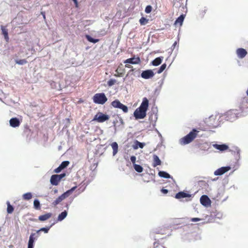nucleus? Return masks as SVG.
<instances>
[{"mask_svg":"<svg viewBox=\"0 0 248 248\" xmlns=\"http://www.w3.org/2000/svg\"><path fill=\"white\" fill-rule=\"evenodd\" d=\"M161 191L162 193L166 194L168 193V190L167 189H165V188H162L161 190Z\"/></svg>","mask_w":248,"mask_h":248,"instance_id":"obj_46","label":"nucleus"},{"mask_svg":"<svg viewBox=\"0 0 248 248\" xmlns=\"http://www.w3.org/2000/svg\"><path fill=\"white\" fill-rule=\"evenodd\" d=\"M28 248H31V247H28Z\"/></svg>","mask_w":248,"mask_h":248,"instance_id":"obj_58","label":"nucleus"},{"mask_svg":"<svg viewBox=\"0 0 248 248\" xmlns=\"http://www.w3.org/2000/svg\"><path fill=\"white\" fill-rule=\"evenodd\" d=\"M176 1H177V0H173V1L174 2H176Z\"/></svg>","mask_w":248,"mask_h":248,"instance_id":"obj_57","label":"nucleus"},{"mask_svg":"<svg viewBox=\"0 0 248 248\" xmlns=\"http://www.w3.org/2000/svg\"><path fill=\"white\" fill-rule=\"evenodd\" d=\"M236 54L238 58L242 59L247 54V51L243 48H239L236 50Z\"/></svg>","mask_w":248,"mask_h":248,"instance_id":"obj_12","label":"nucleus"},{"mask_svg":"<svg viewBox=\"0 0 248 248\" xmlns=\"http://www.w3.org/2000/svg\"><path fill=\"white\" fill-rule=\"evenodd\" d=\"M111 146L113 150V155L114 156L116 155L118 151V145L116 142H113L111 144Z\"/></svg>","mask_w":248,"mask_h":248,"instance_id":"obj_25","label":"nucleus"},{"mask_svg":"<svg viewBox=\"0 0 248 248\" xmlns=\"http://www.w3.org/2000/svg\"><path fill=\"white\" fill-rule=\"evenodd\" d=\"M57 176H58L59 179L61 180L63 178H64L66 176V174L65 173H62L60 174H56Z\"/></svg>","mask_w":248,"mask_h":248,"instance_id":"obj_43","label":"nucleus"},{"mask_svg":"<svg viewBox=\"0 0 248 248\" xmlns=\"http://www.w3.org/2000/svg\"><path fill=\"white\" fill-rule=\"evenodd\" d=\"M185 17V15H184V14L181 15L176 19V20H175V21L174 22V24L175 25H177V24H179L180 25V26H182Z\"/></svg>","mask_w":248,"mask_h":248,"instance_id":"obj_19","label":"nucleus"},{"mask_svg":"<svg viewBox=\"0 0 248 248\" xmlns=\"http://www.w3.org/2000/svg\"><path fill=\"white\" fill-rule=\"evenodd\" d=\"M176 1H177V0H173V1L174 2H176Z\"/></svg>","mask_w":248,"mask_h":248,"instance_id":"obj_56","label":"nucleus"},{"mask_svg":"<svg viewBox=\"0 0 248 248\" xmlns=\"http://www.w3.org/2000/svg\"><path fill=\"white\" fill-rule=\"evenodd\" d=\"M65 198H64V197L63 196L62 194L61 196H59L56 200H55L52 204L55 206L57 204H58L60 202H61L62 201H63V200H64Z\"/></svg>","mask_w":248,"mask_h":248,"instance_id":"obj_28","label":"nucleus"},{"mask_svg":"<svg viewBox=\"0 0 248 248\" xmlns=\"http://www.w3.org/2000/svg\"><path fill=\"white\" fill-rule=\"evenodd\" d=\"M163 59V57H159L154 59L151 63L153 65L157 66L161 63Z\"/></svg>","mask_w":248,"mask_h":248,"instance_id":"obj_20","label":"nucleus"},{"mask_svg":"<svg viewBox=\"0 0 248 248\" xmlns=\"http://www.w3.org/2000/svg\"><path fill=\"white\" fill-rule=\"evenodd\" d=\"M116 82V80L114 79H110L108 81V84L109 86L113 85Z\"/></svg>","mask_w":248,"mask_h":248,"instance_id":"obj_39","label":"nucleus"},{"mask_svg":"<svg viewBox=\"0 0 248 248\" xmlns=\"http://www.w3.org/2000/svg\"><path fill=\"white\" fill-rule=\"evenodd\" d=\"M152 10V7L151 5H147L145 9V12L147 14L151 13Z\"/></svg>","mask_w":248,"mask_h":248,"instance_id":"obj_38","label":"nucleus"},{"mask_svg":"<svg viewBox=\"0 0 248 248\" xmlns=\"http://www.w3.org/2000/svg\"><path fill=\"white\" fill-rule=\"evenodd\" d=\"M111 105L115 108L122 109L124 113L128 112V108L126 106L122 104L119 100L116 99L111 102Z\"/></svg>","mask_w":248,"mask_h":248,"instance_id":"obj_5","label":"nucleus"},{"mask_svg":"<svg viewBox=\"0 0 248 248\" xmlns=\"http://www.w3.org/2000/svg\"><path fill=\"white\" fill-rule=\"evenodd\" d=\"M41 15L43 16L44 18V19H45V18H46V16H45V12H41Z\"/></svg>","mask_w":248,"mask_h":248,"instance_id":"obj_49","label":"nucleus"},{"mask_svg":"<svg viewBox=\"0 0 248 248\" xmlns=\"http://www.w3.org/2000/svg\"><path fill=\"white\" fill-rule=\"evenodd\" d=\"M201 219L198 217H193L191 219V221L192 222H196L201 220Z\"/></svg>","mask_w":248,"mask_h":248,"instance_id":"obj_44","label":"nucleus"},{"mask_svg":"<svg viewBox=\"0 0 248 248\" xmlns=\"http://www.w3.org/2000/svg\"><path fill=\"white\" fill-rule=\"evenodd\" d=\"M77 188V186H74L73 187H72L70 189H69V191L71 193H72L75 190V189Z\"/></svg>","mask_w":248,"mask_h":248,"instance_id":"obj_47","label":"nucleus"},{"mask_svg":"<svg viewBox=\"0 0 248 248\" xmlns=\"http://www.w3.org/2000/svg\"><path fill=\"white\" fill-rule=\"evenodd\" d=\"M213 147L215 149L223 152L227 150L229 148V146L228 145L226 144H213Z\"/></svg>","mask_w":248,"mask_h":248,"instance_id":"obj_11","label":"nucleus"},{"mask_svg":"<svg viewBox=\"0 0 248 248\" xmlns=\"http://www.w3.org/2000/svg\"><path fill=\"white\" fill-rule=\"evenodd\" d=\"M134 169L138 172H141L143 171V168L140 165L134 164L133 165Z\"/></svg>","mask_w":248,"mask_h":248,"instance_id":"obj_30","label":"nucleus"},{"mask_svg":"<svg viewBox=\"0 0 248 248\" xmlns=\"http://www.w3.org/2000/svg\"><path fill=\"white\" fill-rule=\"evenodd\" d=\"M159 177L161 178H172L171 175L169 174L168 172L165 171H162L160 170L158 172V173Z\"/></svg>","mask_w":248,"mask_h":248,"instance_id":"obj_22","label":"nucleus"},{"mask_svg":"<svg viewBox=\"0 0 248 248\" xmlns=\"http://www.w3.org/2000/svg\"><path fill=\"white\" fill-rule=\"evenodd\" d=\"M57 191H58V190H57V189H55V190H54V192H55V193H57Z\"/></svg>","mask_w":248,"mask_h":248,"instance_id":"obj_55","label":"nucleus"},{"mask_svg":"<svg viewBox=\"0 0 248 248\" xmlns=\"http://www.w3.org/2000/svg\"><path fill=\"white\" fill-rule=\"evenodd\" d=\"M200 202L204 206L208 207L211 206V201L206 195H202L200 198Z\"/></svg>","mask_w":248,"mask_h":248,"instance_id":"obj_7","label":"nucleus"},{"mask_svg":"<svg viewBox=\"0 0 248 248\" xmlns=\"http://www.w3.org/2000/svg\"><path fill=\"white\" fill-rule=\"evenodd\" d=\"M166 66H167V65L166 63H164L163 64H162L161 65V66L160 67V68H159V69L157 71V73L158 74H160L166 68Z\"/></svg>","mask_w":248,"mask_h":248,"instance_id":"obj_37","label":"nucleus"},{"mask_svg":"<svg viewBox=\"0 0 248 248\" xmlns=\"http://www.w3.org/2000/svg\"><path fill=\"white\" fill-rule=\"evenodd\" d=\"M32 194L31 192H28L23 195V198L25 200H29L32 198Z\"/></svg>","mask_w":248,"mask_h":248,"instance_id":"obj_32","label":"nucleus"},{"mask_svg":"<svg viewBox=\"0 0 248 248\" xmlns=\"http://www.w3.org/2000/svg\"><path fill=\"white\" fill-rule=\"evenodd\" d=\"M72 193H71L69 191V190L66 191L64 193L62 194L63 196L65 198L68 197Z\"/></svg>","mask_w":248,"mask_h":248,"instance_id":"obj_41","label":"nucleus"},{"mask_svg":"<svg viewBox=\"0 0 248 248\" xmlns=\"http://www.w3.org/2000/svg\"><path fill=\"white\" fill-rule=\"evenodd\" d=\"M60 180L58 178V176L56 174L51 175L50 179V183L53 186H57L60 182Z\"/></svg>","mask_w":248,"mask_h":248,"instance_id":"obj_16","label":"nucleus"},{"mask_svg":"<svg viewBox=\"0 0 248 248\" xmlns=\"http://www.w3.org/2000/svg\"><path fill=\"white\" fill-rule=\"evenodd\" d=\"M120 122L122 124H124V122H123V119L121 118H120Z\"/></svg>","mask_w":248,"mask_h":248,"instance_id":"obj_51","label":"nucleus"},{"mask_svg":"<svg viewBox=\"0 0 248 248\" xmlns=\"http://www.w3.org/2000/svg\"><path fill=\"white\" fill-rule=\"evenodd\" d=\"M109 118V117L108 115L102 112H98L94 116L93 120L99 123H103L108 120Z\"/></svg>","mask_w":248,"mask_h":248,"instance_id":"obj_4","label":"nucleus"},{"mask_svg":"<svg viewBox=\"0 0 248 248\" xmlns=\"http://www.w3.org/2000/svg\"><path fill=\"white\" fill-rule=\"evenodd\" d=\"M191 197V195L185 192H179L176 194L175 198L177 199L185 198H189Z\"/></svg>","mask_w":248,"mask_h":248,"instance_id":"obj_14","label":"nucleus"},{"mask_svg":"<svg viewBox=\"0 0 248 248\" xmlns=\"http://www.w3.org/2000/svg\"><path fill=\"white\" fill-rule=\"evenodd\" d=\"M145 145V143L140 142L138 140H136L134 142V144L133 145V148L134 149H138V148H143Z\"/></svg>","mask_w":248,"mask_h":248,"instance_id":"obj_21","label":"nucleus"},{"mask_svg":"<svg viewBox=\"0 0 248 248\" xmlns=\"http://www.w3.org/2000/svg\"><path fill=\"white\" fill-rule=\"evenodd\" d=\"M69 164V161H64L59 165V166L54 170V172L58 173L60 172L62 170L66 168Z\"/></svg>","mask_w":248,"mask_h":248,"instance_id":"obj_10","label":"nucleus"},{"mask_svg":"<svg viewBox=\"0 0 248 248\" xmlns=\"http://www.w3.org/2000/svg\"><path fill=\"white\" fill-rule=\"evenodd\" d=\"M67 212L66 210L62 211L58 217L57 220L58 221H62L67 216Z\"/></svg>","mask_w":248,"mask_h":248,"instance_id":"obj_24","label":"nucleus"},{"mask_svg":"<svg viewBox=\"0 0 248 248\" xmlns=\"http://www.w3.org/2000/svg\"><path fill=\"white\" fill-rule=\"evenodd\" d=\"M234 152L236 154V157L238 158V159H240L241 158L240 152L241 150L238 147H234Z\"/></svg>","mask_w":248,"mask_h":248,"instance_id":"obj_33","label":"nucleus"},{"mask_svg":"<svg viewBox=\"0 0 248 248\" xmlns=\"http://www.w3.org/2000/svg\"><path fill=\"white\" fill-rule=\"evenodd\" d=\"M207 11V9L206 8V7H204L203 9L202 10H201L200 11V15L202 17L204 16V15L205 14L206 12Z\"/></svg>","mask_w":248,"mask_h":248,"instance_id":"obj_40","label":"nucleus"},{"mask_svg":"<svg viewBox=\"0 0 248 248\" xmlns=\"http://www.w3.org/2000/svg\"><path fill=\"white\" fill-rule=\"evenodd\" d=\"M143 180L144 182H149V181H146V179H143Z\"/></svg>","mask_w":248,"mask_h":248,"instance_id":"obj_54","label":"nucleus"},{"mask_svg":"<svg viewBox=\"0 0 248 248\" xmlns=\"http://www.w3.org/2000/svg\"><path fill=\"white\" fill-rule=\"evenodd\" d=\"M51 226L52 225H50L49 227L41 228L40 229L37 231V233H38L39 232L41 231L44 232L45 233H47Z\"/></svg>","mask_w":248,"mask_h":248,"instance_id":"obj_35","label":"nucleus"},{"mask_svg":"<svg viewBox=\"0 0 248 248\" xmlns=\"http://www.w3.org/2000/svg\"><path fill=\"white\" fill-rule=\"evenodd\" d=\"M177 45V42H175L172 45V46H176Z\"/></svg>","mask_w":248,"mask_h":248,"instance_id":"obj_52","label":"nucleus"},{"mask_svg":"<svg viewBox=\"0 0 248 248\" xmlns=\"http://www.w3.org/2000/svg\"><path fill=\"white\" fill-rule=\"evenodd\" d=\"M73 1V2H74L75 5L76 7H78V0H72Z\"/></svg>","mask_w":248,"mask_h":248,"instance_id":"obj_48","label":"nucleus"},{"mask_svg":"<svg viewBox=\"0 0 248 248\" xmlns=\"http://www.w3.org/2000/svg\"><path fill=\"white\" fill-rule=\"evenodd\" d=\"M52 216L50 213L46 214L45 215H41L39 217L38 219L39 220L44 221L49 219Z\"/></svg>","mask_w":248,"mask_h":248,"instance_id":"obj_23","label":"nucleus"},{"mask_svg":"<svg viewBox=\"0 0 248 248\" xmlns=\"http://www.w3.org/2000/svg\"><path fill=\"white\" fill-rule=\"evenodd\" d=\"M10 125L13 127H18L20 124V122L17 118H12L9 121Z\"/></svg>","mask_w":248,"mask_h":248,"instance_id":"obj_15","label":"nucleus"},{"mask_svg":"<svg viewBox=\"0 0 248 248\" xmlns=\"http://www.w3.org/2000/svg\"><path fill=\"white\" fill-rule=\"evenodd\" d=\"M198 132L196 129H193L187 135L180 140V143L186 145L190 143L196 137Z\"/></svg>","mask_w":248,"mask_h":248,"instance_id":"obj_2","label":"nucleus"},{"mask_svg":"<svg viewBox=\"0 0 248 248\" xmlns=\"http://www.w3.org/2000/svg\"><path fill=\"white\" fill-rule=\"evenodd\" d=\"M130 160L132 162L133 165H134V164H136V157L134 155H132L130 157Z\"/></svg>","mask_w":248,"mask_h":248,"instance_id":"obj_42","label":"nucleus"},{"mask_svg":"<svg viewBox=\"0 0 248 248\" xmlns=\"http://www.w3.org/2000/svg\"><path fill=\"white\" fill-rule=\"evenodd\" d=\"M154 163H153V166L154 167L160 165L161 164V161L160 159H159V157L156 155H154Z\"/></svg>","mask_w":248,"mask_h":248,"instance_id":"obj_26","label":"nucleus"},{"mask_svg":"<svg viewBox=\"0 0 248 248\" xmlns=\"http://www.w3.org/2000/svg\"><path fill=\"white\" fill-rule=\"evenodd\" d=\"M231 169V167L230 166L222 167L216 170L214 172V174L216 176H221L229 171Z\"/></svg>","mask_w":248,"mask_h":248,"instance_id":"obj_6","label":"nucleus"},{"mask_svg":"<svg viewBox=\"0 0 248 248\" xmlns=\"http://www.w3.org/2000/svg\"><path fill=\"white\" fill-rule=\"evenodd\" d=\"M140 60L139 57H132L131 58H129L126 59L124 63H126L125 67L130 68V67L128 64H138L140 62Z\"/></svg>","mask_w":248,"mask_h":248,"instance_id":"obj_8","label":"nucleus"},{"mask_svg":"<svg viewBox=\"0 0 248 248\" xmlns=\"http://www.w3.org/2000/svg\"><path fill=\"white\" fill-rule=\"evenodd\" d=\"M6 204L7 205V212L8 214H11L14 211V207L13 206L10 204V202L9 201H7L6 202Z\"/></svg>","mask_w":248,"mask_h":248,"instance_id":"obj_29","label":"nucleus"},{"mask_svg":"<svg viewBox=\"0 0 248 248\" xmlns=\"http://www.w3.org/2000/svg\"><path fill=\"white\" fill-rule=\"evenodd\" d=\"M230 115H233V117L234 118L235 113H232V110H230V111H228L227 112V116Z\"/></svg>","mask_w":248,"mask_h":248,"instance_id":"obj_45","label":"nucleus"},{"mask_svg":"<svg viewBox=\"0 0 248 248\" xmlns=\"http://www.w3.org/2000/svg\"><path fill=\"white\" fill-rule=\"evenodd\" d=\"M85 38L88 41H89L91 43H93V44H95L99 41L98 39H95V38L92 37L90 35H88V34L86 35Z\"/></svg>","mask_w":248,"mask_h":248,"instance_id":"obj_27","label":"nucleus"},{"mask_svg":"<svg viewBox=\"0 0 248 248\" xmlns=\"http://www.w3.org/2000/svg\"><path fill=\"white\" fill-rule=\"evenodd\" d=\"M33 205H34V207L35 209H39L40 208V203L39 201L37 199H35L33 202Z\"/></svg>","mask_w":248,"mask_h":248,"instance_id":"obj_36","label":"nucleus"},{"mask_svg":"<svg viewBox=\"0 0 248 248\" xmlns=\"http://www.w3.org/2000/svg\"><path fill=\"white\" fill-rule=\"evenodd\" d=\"M29 50V51H30L31 52V53H33V52H33H33H34V51H35L33 47H31V49H30Z\"/></svg>","mask_w":248,"mask_h":248,"instance_id":"obj_50","label":"nucleus"},{"mask_svg":"<svg viewBox=\"0 0 248 248\" xmlns=\"http://www.w3.org/2000/svg\"><path fill=\"white\" fill-rule=\"evenodd\" d=\"M15 62L16 64H17L18 65H24L28 62L25 59H21V60L16 59V60H15Z\"/></svg>","mask_w":248,"mask_h":248,"instance_id":"obj_31","label":"nucleus"},{"mask_svg":"<svg viewBox=\"0 0 248 248\" xmlns=\"http://www.w3.org/2000/svg\"><path fill=\"white\" fill-rule=\"evenodd\" d=\"M246 93H247V95H248V89L246 91Z\"/></svg>","mask_w":248,"mask_h":248,"instance_id":"obj_53","label":"nucleus"},{"mask_svg":"<svg viewBox=\"0 0 248 248\" xmlns=\"http://www.w3.org/2000/svg\"><path fill=\"white\" fill-rule=\"evenodd\" d=\"M35 234H36L35 233H32L30 235V237H29V240L28 241V247H31V248H33L34 243V241L35 240V238L34 237V236L35 235Z\"/></svg>","mask_w":248,"mask_h":248,"instance_id":"obj_18","label":"nucleus"},{"mask_svg":"<svg viewBox=\"0 0 248 248\" xmlns=\"http://www.w3.org/2000/svg\"><path fill=\"white\" fill-rule=\"evenodd\" d=\"M148 106V100L146 97L143 98L140 106L134 112L133 115L136 120L142 119L146 117Z\"/></svg>","mask_w":248,"mask_h":248,"instance_id":"obj_1","label":"nucleus"},{"mask_svg":"<svg viewBox=\"0 0 248 248\" xmlns=\"http://www.w3.org/2000/svg\"><path fill=\"white\" fill-rule=\"evenodd\" d=\"M140 23L141 25H145L148 22V19L144 17H142L140 19Z\"/></svg>","mask_w":248,"mask_h":248,"instance_id":"obj_34","label":"nucleus"},{"mask_svg":"<svg viewBox=\"0 0 248 248\" xmlns=\"http://www.w3.org/2000/svg\"><path fill=\"white\" fill-rule=\"evenodd\" d=\"M108 100L104 93H98L94 95L93 101L94 103L97 104L103 105Z\"/></svg>","mask_w":248,"mask_h":248,"instance_id":"obj_3","label":"nucleus"},{"mask_svg":"<svg viewBox=\"0 0 248 248\" xmlns=\"http://www.w3.org/2000/svg\"><path fill=\"white\" fill-rule=\"evenodd\" d=\"M240 108L242 109L248 108V97H245L241 99Z\"/></svg>","mask_w":248,"mask_h":248,"instance_id":"obj_13","label":"nucleus"},{"mask_svg":"<svg viewBox=\"0 0 248 248\" xmlns=\"http://www.w3.org/2000/svg\"><path fill=\"white\" fill-rule=\"evenodd\" d=\"M155 74L152 70H144L141 74V77L144 79H149L154 77Z\"/></svg>","mask_w":248,"mask_h":248,"instance_id":"obj_9","label":"nucleus"},{"mask_svg":"<svg viewBox=\"0 0 248 248\" xmlns=\"http://www.w3.org/2000/svg\"><path fill=\"white\" fill-rule=\"evenodd\" d=\"M0 28L1 30V34L3 36L5 40L7 42L9 41V36L8 30L6 28V27L1 25Z\"/></svg>","mask_w":248,"mask_h":248,"instance_id":"obj_17","label":"nucleus"}]
</instances>
